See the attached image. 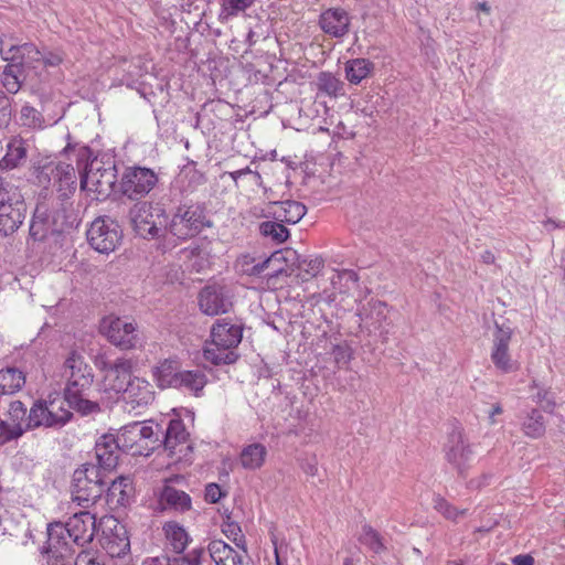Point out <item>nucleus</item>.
<instances>
[{
  "label": "nucleus",
  "instance_id": "f257e3e1",
  "mask_svg": "<svg viewBox=\"0 0 565 565\" xmlns=\"http://www.w3.org/2000/svg\"><path fill=\"white\" fill-rule=\"evenodd\" d=\"M62 377L66 380L64 395L70 407L83 415L99 412L98 403L83 397V393L92 386L94 381L93 370L85 362L83 355L76 351L67 355L63 363Z\"/></svg>",
  "mask_w": 565,
  "mask_h": 565
},
{
  "label": "nucleus",
  "instance_id": "f03ea898",
  "mask_svg": "<svg viewBox=\"0 0 565 565\" xmlns=\"http://www.w3.org/2000/svg\"><path fill=\"white\" fill-rule=\"evenodd\" d=\"M95 515L88 511L75 512L65 525L52 523L47 526V541L45 553L57 556L71 554L65 534L79 546L93 541L95 534Z\"/></svg>",
  "mask_w": 565,
  "mask_h": 565
},
{
  "label": "nucleus",
  "instance_id": "7ed1b4c3",
  "mask_svg": "<svg viewBox=\"0 0 565 565\" xmlns=\"http://www.w3.org/2000/svg\"><path fill=\"white\" fill-rule=\"evenodd\" d=\"M78 156L79 162L84 163L82 190L94 192L98 196H108L117 181L115 157L109 152L95 154L87 146L81 148Z\"/></svg>",
  "mask_w": 565,
  "mask_h": 565
},
{
  "label": "nucleus",
  "instance_id": "20e7f679",
  "mask_svg": "<svg viewBox=\"0 0 565 565\" xmlns=\"http://www.w3.org/2000/svg\"><path fill=\"white\" fill-rule=\"evenodd\" d=\"M66 396L49 395L47 399H38L31 406L26 429L39 427L61 428L72 418Z\"/></svg>",
  "mask_w": 565,
  "mask_h": 565
},
{
  "label": "nucleus",
  "instance_id": "39448f33",
  "mask_svg": "<svg viewBox=\"0 0 565 565\" xmlns=\"http://www.w3.org/2000/svg\"><path fill=\"white\" fill-rule=\"evenodd\" d=\"M106 487L107 480L100 468L94 463H84L73 473V501L87 508L102 497L106 491Z\"/></svg>",
  "mask_w": 565,
  "mask_h": 565
},
{
  "label": "nucleus",
  "instance_id": "423d86ee",
  "mask_svg": "<svg viewBox=\"0 0 565 565\" xmlns=\"http://www.w3.org/2000/svg\"><path fill=\"white\" fill-rule=\"evenodd\" d=\"M129 217L136 233L143 238L158 237L168 226L166 211L160 204L138 202L130 209Z\"/></svg>",
  "mask_w": 565,
  "mask_h": 565
},
{
  "label": "nucleus",
  "instance_id": "0eeeda50",
  "mask_svg": "<svg viewBox=\"0 0 565 565\" xmlns=\"http://www.w3.org/2000/svg\"><path fill=\"white\" fill-rule=\"evenodd\" d=\"M513 337V329L505 323H494L490 359L494 367L504 374L516 372L520 369L518 360L513 359L510 351V343Z\"/></svg>",
  "mask_w": 565,
  "mask_h": 565
},
{
  "label": "nucleus",
  "instance_id": "6e6552de",
  "mask_svg": "<svg viewBox=\"0 0 565 565\" xmlns=\"http://www.w3.org/2000/svg\"><path fill=\"white\" fill-rule=\"evenodd\" d=\"M26 407L21 401H0V443L19 438L26 429Z\"/></svg>",
  "mask_w": 565,
  "mask_h": 565
},
{
  "label": "nucleus",
  "instance_id": "1a4fd4ad",
  "mask_svg": "<svg viewBox=\"0 0 565 565\" xmlns=\"http://www.w3.org/2000/svg\"><path fill=\"white\" fill-rule=\"evenodd\" d=\"M206 225L210 224L200 206L183 205L177 209L167 228L173 236L186 239L198 235Z\"/></svg>",
  "mask_w": 565,
  "mask_h": 565
},
{
  "label": "nucleus",
  "instance_id": "9d476101",
  "mask_svg": "<svg viewBox=\"0 0 565 565\" xmlns=\"http://www.w3.org/2000/svg\"><path fill=\"white\" fill-rule=\"evenodd\" d=\"M121 238L122 232L119 224L107 216L94 220L87 231L88 243L102 254L114 252Z\"/></svg>",
  "mask_w": 565,
  "mask_h": 565
},
{
  "label": "nucleus",
  "instance_id": "9b49d317",
  "mask_svg": "<svg viewBox=\"0 0 565 565\" xmlns=\"http://www.w3.org/2000/svg\"><path fill=\"white\" fill-rule=\"evenodd\" d=\"M445 457L459 476H465L476 461L473 445L460 429H454L449 434L445 446Z\"/></svg>",
  "mask_w": 565,
  "mask_h": 565
},
{
  "label": "nucleus",
  "instance_id": "f8f14e48",
  "mask_svg": "<svg viewBox=\"0 0 565 565\" xmlns=\"http://www.w3.org/2000/svg\"><path fill=\"white\" fill-rule=\"evenodd\" d=\"M99 329L111 344L121 350L136 348L139 340L136 323L116 316L105 317Z\"/></svg>",
  "mask_w": 565,
  "mask_h": 565
},
{
  "label": "nucleus",
  "instance_id": "ddd939ff",
  "mask_svg": "<svg viewBox=\"0 0 565 565\" xmlns=\"http://www.w3.org/2000/svg\"><path fill=\"white\" fill-rule=\"evenodd\" d=\"M158 179L153 171L147 168H129L121 180V192L134 200L148 194L156 185Z\"/></svg>",
  "mask_w": 565,
  "mask_h": 565
},
{
  "label": "nucleus",
  "instance_id": "4468645a",
  "mask_svg": "<svg viewBox=\"0 0 565 565\" xmlns=\"http://www.w3.org/2000/svg\"><path fill=\"white\" fill-rule=\"evenodd\" d=\"M0 55L4 61L12 62L18 67H33L41 63L42 52L33 43L14 44L11 39H0Z\"/></svg>",
  "mask_w": 565,
  "mask_h": 565
},
{
  "label": "nucleus",
  "instance_id": "2eb2a0df",
  "mask_svg": "<svg viewBox=\"0 0 565 565\" xmlns=\"http://www.w3.org/2000/svg\"><path fill=\"white\" fill-rule=\"evenodd\" d=\"M199 306L209 316L226 313L233 306L231 290L224 285H209L199 295Z\"/></svg>",
  "mask_w": 565,
  "mask_h": 565
},
{
  "label": "nucleus",
  "instance_id": "dca6fc26",
  "mask_svg": "<svg viewBox=\"0 0 565 565\" xmlns=\"http://www.w3.org/2000/svg\"><path fill=\"white\" fill-rule=\"evenodd\" d=\"M153 399L154 391L152 385L147 380L138 376H134L132 380L128 382V386L122 393V401L129 413L136 412V414H140Z\"/></svg>",
  "mask_w": 565,
  "mask_h": 565
},
{
  "label": "nucleus",
  "instance_id": "f3484780",
  "mask_svg": "<svg viewBox=\"0 0 565 565\" xmlns=\"http://www.w3.org/2000/svg\"><path fill=\"white\" fill-rule=\"evenodd\" d=\"M100 369L105 373V390L122 394L128 386V382L132 380V362L129 359L119 358L114 362L103 361Z\"/></svg>",
  "mask_w": 565,
  "mask_h": 565
},
{
  "label": "nucleus",
  "instance_id": "a211bd4d",
  "mask_svg": "<svg viewBox=\"0 0 565 565\" xmlns=\"http://www.w3.org/2000/svg\"><path fill=\"white\" fill-rule=\"evenodd\" d=\"M188 436L189 434L181 420H170L163 441L164 450L168 452L169 457H175V461H178L188 456L191 451V446L188 444Z\"/></svg>",
  "mask_w": 565,
  "mask_h": 565
},
{
  "label": "nucleus",
  "instance_id": "6ab92c4d",
  "mask_svg": "<svg viewBox=\"0 0 565 565\" xmlns=\"http://www.w3.org/2000/svg\"><path fill=\"white\" fill-rule=\"evenodd\" d=\"M26 215V205L23 200L10 199L0 202V235L13 234L23 223Z\"/></svg>",
  "mask_w": 565,
  "mask_h": 565
},
{
  "label": "nucleus",
  "instance_id": "aec40b11",
  "mask_svg": "<svg viewBox=\"0 0 565 565\" xmlns=\"http://www.w3.org/2000/svg\"><path fill=\"white\" fill-rule=\"evenodd\" d=\"M351 18L349 13L341 8H330L324 10L319 17V26L332 38H343L349 33Z\"/></svg>",
  "mask_w": 565,
  "mask_h": 565
},
{
  "label": "nucleus",
  "instance_id": "412c9836",
  "mask_svg": "<svg viewBox=\"0 0 565 565\" xmlns=\"http://www.w3.org/2000/svg\"><path fill=\"white\" fill-rule=\"evenodd\" d=\"M119 446L113 435L102 436L95 445V457L97 459V467L102 471L111 470L117 466Z\"/></svg>",
  "mask_w": 565,
  "mask_h": 565
},
{
  "label": "nucleus",
  "instance_id": "4be33fe9",
  "mask_svg": "<svg viewBox=\"0 0 565 565\" xmlns=\"http://www.w3.org/2000/svg\"><path fill=\"white\" fill-rule=\"evenodd\" d=\"M161 510H173L184 512L191 509V498L184 491L171 486H164L159 497Z\"/></svg>",
  "mask_w": 565,
  "mask_h": 565
},
{
  "label": "nucleus",
  "instance_id": "5701e85b",
  "mask_svg": "<svg viewBox=\"0 0 565 565\" xmlns=\"http://www.w3.org/2000/svg\"><path fill=\"white\" fill-rule=\"evenodd\" d=\"M206 182L205 175L195 168V162L191 160L184 166L178 177L175 178V184L181 192L192 193Z\"/></svg>",
  "mask_w": 565,
  "mask_h": 565
},
{
  "label": "nucleus",
  "instance_id": "b1692460",
  "mask_svg": "<svg viewBox=\"0 0 565 565\" xmlns=\"http://www.w3.org/2000/svg\"><path fill=\"white\" fill-rule=\"evenodd\" d=\"M211 339L215 340L216 345L236 348L242 340V330L228 322H217L212 328Z\"/></svg>",
  "mask_w": 565,
  "mask_h": 565
},
{
  "label": "nucleus",
  "instance_id": "393cba45",
  "mask_svg": "<svg viewBox=\"0 0 565 565\" xmlns=\"http://www.w3.org/2000/svg\"><path fill=\"white\" fill-rule=\"evenodd\" d=\"M209 552L216 565H243L242 555L224 541H212L209 544Z\"/></svg>",
  "mask_w": 565,
  "mask_h": 565
},
{
  "label": "nucleus",
  "instance_id": "a878e982",
  "mask_svg": "<svg viewBox=\"0 0 565 565\" xmlns=\"http://www.w3.org/2000/svg\"><path fill=\"white\" fill-rule=\"evenodd\" d=\"M25 373L15 366L0 370V394L12 395L20 392L25 385Z\"/></svg>",
  "mask_w": 565,
  "mask_h": 565
},
{
  "label": "nucleus",
  "instance_id": "bb28decb",
  "mask_svg": "<svg viewBox=\"0 0 565 565\" xmlns=\"http://www.w3.org/2000/svg\"><path fill=\"white\" fill-rule=\"evenodd\" d=\"M104 548L111 557H122L130 550V541L124 525L115 526L111 534L105 537Z\"/></svg>",
  "mask_w": 565,
  "mask_h": 565
},
{
  "label": "nucleus",
  "instance_id": "cd10ccee",
  "mask_svg": "<svg viewBox=\"0 0 565 565\" xmlns=\"http://www.w3.org/2000/svg\"><path fill=\"white\" fill-rule=\"evenodd\" d=\"M52 174L57 183L60 196L63 199L68 198L76 188L75 169L71 164L61 163L52 170Z\"/></svg>",
  "mask_w": 565,
  "mask_h": 565
},
{
  "label": "nucleus",
  "instance_id": "c85d7f7f",
  "mask_svg": "<svg viewBox=\"0 0 565 565\" xmlns=\"http://www.w3.org/2000/svg\"><path fill=\"white\" fill-rule=\"evenodd\" d=\"M179 364L175 360H164L152 370V375L159 387L178 386Z\"/></svg>",
  "mask_w": 565,
  "mask_h": 565
},
{
  "label": "nucleus",
  "instance_id": "c756f323",
  "mask_svg": "<svg viewBox=\"0 0 565 565\" xmlns=\"http://www.w3.org/2000/svg\"><path fill=\"white\" fill-rule=\"evenodd\" d=\"M204 359L214 364H232L234 363L238 355L235 352V348H225L215 344V340L211 339L210 342H206L203 349Z\"/></svg>",
  "mask_w": 565,
  "mask_h": 565
},
{
  "label": "nucleus",
  "instance_id": "7c9ffc66",
  "mask_svg": "<svg viewBox=\"0 0 565 565\" xmlns=\"http://www.w3.org/2000/svg\"><path fill=\"white\" fill-rule=\"evenodd\" d=\"M307 212V207L298 201H285L276 203L274 214L279 222L296 224Z\"/></svg>",
  "mask_w": 565,
  "mask_h": 565
},
{
  "label": "nucleus",
  "instance_id": "2f4dec72",
  "mask_svg": "<svg viewBox=\"0 0 565 565\" xmlns=\"http://www.w3.org/2000/svg\"><path fill=\"white\" fill-rule=\"evenodd\" d=\"M301 255L298 254L297 250L292 248H286L280 252L274 253L270 257L267 259L259 262L255 264L252 270H249L250 274H262L270 264L274 263H286V265L289 268H297L298 264L300 262Z\"/></svg>",
  "mask_w": 565,
  "mask_h": 565
},
{
  "label": "nucleus",
  "instance_id": "473e14b6",
  "mask_svg": "<svg viewBox=\"0 0 565 565\" xmlns=\"http://www.w3.org/2000/svg\"><path fill=\"white\" fill-rule=\"evenodd\" d=\"M266 456V447L263 444L255 443L243 448L239 459L245 469L256 470L263 467Z\"/></svg>",
  "mask_w": 565,
  "mask_h": 565
},
{
  "label": "nucleus",
  "instance_id": "72a5a7b5",
  "mask_svg": "<svg viewBox=\"0 0 565 565\" xmlns=\"http://www.w3.org/2000/svg\"><path fill=\"white\" fill-rule=\"evenodd\" d=\"M318 90L331 98H339L345 95L344 83L329 72H321L317 77Z\"/></svg>",
  "mask_w": 565,
  "mask_h": 565
},
{
  "label": "nucleus",
  "instance_id": "f704fd0d",
  "mask_svg": "<svg viewBox=\"0 0 565 565\" xmlns=\"http://www.w3.org/2000/svg\"><path fill=\"white\" fill-rule=\"evenodd\" d=\"M168 545L178 554L182 553L190 541L186 531L177 522H168L163 526Z\"/></svg>",
  "mask_w": 565,
  "mask_h": 565
},
{
  "label": "nucleus",
  "instance_id": "c9c22d12",
  "mask_svg": "<svg viewBox=\"0 0 565 565\" xmlns=\"http://www.w3.org/2000/svg\"><path fill=\"white\" fill-rule=\"evenodd\" d=\"M255 3V0H220L221 9L217 20L221 23H227L232 19L244 13Z\"/></svg>",
  "mask_w": 565,
  "mask_h": 565
},
{
  "label": "nucleus",
  "instance_id": "e433bc0d",
  "mask_svg": "<svg viewBox=\"0 0 565 565\" xmlns=\"http://www.w3.org/2000/svg\"><path fill=\"white\" fill-rule=\"evenodd\" d=\"M373 63L366 58H354L345 64V77L354 85L360 84L373 70Z\"/></svg>",
  "mask_w": 565,
  "mask_h": 565
},
{
  "label": "nucleus",
  "instance_id": "4c0bfd02",
  "mask_svg": "<svg viewBox=\"0 0 565 565\" xmlns=\"http://www.w3.org/2000/svg\"><path fill=\"white\" fill-rule=\"evenodd\" d=\"M25 148L22 143H0V163L6 168L17 167L25 158Z\"/></svg>",
  "mask_w": 565,
  "mask_h": 565
},
{
  "label": "nucleus",
  "instance_id": "58836bf2",
  "mask_svg": "<svg viewBox=\"0 0 565 565\" xmlns=\"http://www.w3.org/2000/svg\"><path fill=\"white\" fill-rule=\"evenodd\" d=\"M221 180H232L236 188L244 185H259L260 175L258 172L252 171L249 168L237 170L234 172H225L221 175Z\"/></svg>",
  "mask_w": 565,
  "mask_h": 565
},
{
  "label": "nucleus",
  "instance_id": "ea45409f",
  "mask_svg": "<svg viewBox=\"0 0 565 565\" xmlns=\"http://www.w3.org/2000/svg\"><path fill=\"white\" fill-rule=\"evenodd\" d=\"M360 543L366 545L371 551L376 554L386 551V546L383 542L381 534L369 524L362 526V532L359 536Z\"/></svg>",
  "mask_w": 565,
  "mask_h": 565
},
{
  "label": "nucleus",
  "instance_id": "a19ab883",
  "mask_svg": "<svg viewBox=\"0 0 565 565\" xmlns=\"http://www.w3.org/2000/svg\"><path fill=\"white\" fill-rule=\"evenodd\" d=\"M206 384L205 375L200 371H183L179 373L178 386L198 393Z\"/></svg>",
  "mask_w": 565,
  "mask_h": 565
},
{
  "label": "nucleus",
  "instance_id": "79ce46f5",
  "mask_svg": "<svg viewBox=\"0 0 565 565\" xmlns=\"http://www.w3.org/2000/svg\"><path fill=\"white\" fill-rule=\"evenodd\" d=\"M115 439L121 450H132L135 446L141 443L137 430V423L122 427Z\"/></svg>",
  "mask_w": 565,
  "mask_h": 565
},
{
  "label": "nucleus",
  "instance_id": "37998d69",
  "mask_svg": "<svg viewBox=\"0 0 565 565\" xmlns=\"http://www.w3.org/2000/svg\"><path fill=\"white\" fill-rule=\"evenodd\" d=\"M324 266V260L320 256L302 257L298 264L297 269L302 280H309L316 277Z\"/></svg>",
  "mask_w": 565,
  "mask_h": 565
},
{
  "label": "nucleus",
  "instance_id": "c03bdc74",
  "mask_svg": "<svg viewBox=\"0 0 565 565\" xmlns=\"http://www.w3.org/2000/svg\"><path fill=\"white\" fill-rule=\"evenodd\" d=\"M523 431L531 438H540L545 433V423L542 414L533 409L523 422Z\"/></svg>",
  "mask_w": 565,
  "mask_h": 565
},
{
  "label": "nucleus",
  "instance_id": "a18cd8bd",
  "mask_svg": "<svg viewBox=\"0 0 565 565\" xmlns=\"http://www.w3.org/2000/svg\"><path fill=\"white\" fill-rule=\"evenodd\" d=\"M434 509L439 512L445 519L457 522L459 518L467 515V509H457L440 495L434 498Z\"/></svg>",
  "mask_w": 565,
  "mask_h": 565
},
{
  "label": "nucleus",
  "instance_id": "49530a36",
  "mask_svg": "<svg viewBox=\"0 0 565 565\" xmlns=\"http://www.w3.org/2000/svg\"><path fill=\"white\" fill-rule=\"evenodd\" d=\"M21 67L12 63L7 65L2 73V84L7 92L15 94L20 89Z\"/></svg>",
  "mask_w": 565,
  "mask_h": 565
},
{
  "label": "nucleus",
  "instance_id": "de8ad7c7",
  "mask_svg": "<svg viewBox=\"0 0 565 565\" xmlns=\"http://www.w3.org/2000/svg\"><path fill=\"white\" fill-rule=\"evenodd\" d=\"M259 230L264 236L271 237L278 243L285 242L289 236L288 230L282 224L271 221L263 222Z\"/></svg>",
  "mask_w": 565,
  "mask_h": 565
},
{
  "label": "nucleus",
  "instance_id": "09e8293b",
  "mask_svg": "<svg viewBox=\"0 0 565 565\" xmlns=\"http://www.w3.org/2000/svg\"><path fill=\"white\" fill-rule=\"evenodd\" d=\"M20 122L22 126L32 129H41L44 127V121L40 113L29 105H25L21 108Z\"/></svg>",
  "mask_w": 565,
  "mask_h": 565
},
{
  "label": "nucleus",
  "instance_id": "8fccbe9b",
  "mask_svg": "<svg viewBox=\"0 0 565 565\" xmlns=\"http://www.w3.org/2000/svg\"><path fill=\"white\" fill-rule=\"evenodd\" d=\"M131 486V481L128 477H118L117 479L111 480L110 482L107 481L106 490L108 491L109 495L116 497L118 495L117 501H124L127 497V488Z\"/></svg>",
  "mask_w": 565,
  "mask_h": 565
},
{
  "label": "nucleus",
  "instance_id": "3c124183",
  "mask_svg": "<svg viewBox=\"0 0 565 565\" xmlns=\"http://www.w3.org/2000/svg\"><path fill=\"white\" fill-rule=\"evenodd\" d=\"M369 306L370 315H365V318H363V313H359L361 321H364L365 319L370 318L371 320H374V323L380 324L381 320L385 318L386 305L382 301L376 300L371 301Z\"/></svg>",
  "mask_w": 565,
  "mask_h": 565
},
{
  "label": "nucleus",
  "instance_id": "603ef678",
  "mask_svg": "<svg viewBox=\"0 0 565 565\" xmlns=\"http://www.w3.org/2000/svg\"><path fill=\"white\" fill-rule=\"evenodd\" d=\"M343 281L355 282L356 281L355 273H353L351 270L337 271L331 278V285L333 286L334 289H337L338 286H341Z\"/></svg>",
  "mask_w": 565,
  "mask_h": 565
},
{
  "label": "nucleus",
  "instance_id": "864d4df0",
  "mask_svg": "<svg viewBox=\"0 0 565 565\" xmlns=\"http://www.w3.org/2000/svg\"><path fill=\"white\" fill-rule=\"evenodd\" d=\"M223 492L218 484L209 483L205 488V500L210 503H216L222 498Z\"/></svg>",
  "mask_w": 565,
  "mask_h": 565
},
{
  "label": "nucleus",
  "instance_id": "5fc2aeb1",
  "mask_svg": "<svg viewBox=\"0 0 565 565\" xmlns=\"http://www.w3.org/2000/svg\"><path fill=\"white\" fill-rule=\"evenodd\" d=\"M73 565H102L96 562L95 557L89 552H81Z\"/></svg>",
  "mask_w": 565,
  "mask_h": 565
},
{
  "label": "nucleus",
  "instance_id": "6e6d98bb",
  "mask_svg": "<svg viewBox=\"0 0 565 565\" xmlns=\"http://www.w3.org/2000/svg\"><path fill=\"white\" fill-rule=\"evenodd\" d=\"M137 430L140 441L150 440L154 436V431L151 425H140L137 423Z\"/></svg>",
  "mask_w": 565,
  "mask_h": 565
},
{
  "label": "nucleus",
  "instance_id": "4d7b16f0",
  "mask_svg": "<svg viewBox=\"0 0 565 565\" xmlns=\"http://www.w3.org/2000/svg\"><path fill=\"white\" fill-rule=\"evenodd\" d=\"M61 62H62V56H61L60 53H52V52L47 53V54H43L42 53V61H41V63H44L45 65L56 66Z\"/></svg>",
  "mask_w": 565,
  "mask_h": 565
},
{
  "label": "nucleus",
  "instance_id": "13d9d810",
  "mask_svg": "<svg viewBox=\"0 0 565 565\" xmlns=\"http://www.w3.org/2000/svg\"><path fill=\"white\" fill-rule=\"evenodd\" d=\"M223 533L228 539H233L234 542H237V536H239V534H241V529L237 524L230 523L223 527Z\"/></svg>",
  "mask_w": 565,
  "mask_h": 565
},
{
  "label": "nucleus",
  "instance_id": "bf43d9fd",
  "mask_svg": "<svg viewBox=\"0 0 565 565\" xmlns=\"http://www.w3.org/2000/svg\"><path fill=\"white\" fill-rule=\"evenodd\" d=\"M201 551L194 550L188 556H182L185 559V565H200L201 564Z\"/></svg>",
  "mask_w": 565,
  "mask_h": 565
},
{
  "label": "nucleus",
  "instance_id": "052dcab7",
  "mask_svg": "<svg viewBox=\"0 0 565 565\" xmlns=\"http://www.w3.org/2000/svg\"><path fill=\"white\" fill-rule=\"evenodd\" d=\"M67 555H54V554H47V564L49 565H73L72 563L65 562V557Z\"/></svg>",
  "mask_w": 565,
  "mask_h": 565
},
{
  "label": "nucleus",
  "instance_id": "680f3d73",
  "mask_svg": "<svg viewBox=\"0 0 565 565\" xmlns=\"http://www.w3.org/2000/svg\"><path fill=\"white\" fill-rule=\"evenodd\" d=\"M514 565H533L534 559L530 555H518L512 559Z\"/></svg>",
  "mask_w": 565,
  "mask_h": 565
},
{
  "label": "nucleus",
  "instance_id": "e2e57ef3",
  "mask_svg": "<svg viewBox=\"0 0 565 565\" xmlns=\"http://www.w3.org/2000/svg\"><path fill=\"white\" fill-rule=\"evenodd\" d=\"M335 361L339 363L343 361L344 363L349 361V355L347 353V350L342 347H337L333 351Z\"/></svg>",
  "mask_w": 565,
  "mask_h": 565
},
{
  "label": "nucleus",
  "instance_id": "0e129e2a",
  "mask_svg": "<svg viewBox=\"0 0 565 565\" xmlns=\"http://www.w3.org/2000/svg\"><path fill=\"white\" fill-rule=\"evenodd\" d=\"M259 35L257 34V32L250 29L247 33L245 42L249 47H252L256 44Z\"/></svg>",
  "mask_w": 565,
  "mask_h": 565
},
{
  "label": "nucleus",
  "instance_id": "69168bd1",
  "mask_svg": "<svg viewBox=\"0 0 565 565\" xmlns=\"http://www.w3.org/2000/svg\"><path fill=\"white\" fill-rule=\"evenodd\" d=\"M253 263V258H250L249 256H244L242 259H241V266H242V271L248 274V275H252L249 273V270L253 269V267L255 265H253L250 268L248 267L250 264Z\"/></svg>",
  "mask_w": 565,
  "mask_h": 565
},
{
  "label": "nucleus",
  "instance_id": "338daca9",
  "mask_svg": "<svg viewBox=\"0 0 565 565\" xmlns=\"http://www.w3.org/2000/svg\"><path fill=\"white\" fill-rule=\"evenodd\" d=\"M481 260L484 263V264H493L494 260H495V256L494 254L491 252V250H484L482 254H481Z\"/></svg>",
  "mask_w": 565,
  "mask_h": 565
},
{
  "label": "nucleus",
  "instance_id": "774afa93",
  "mask_svg": "<svg viewBox=\"0 0 565 565\" xmlns=\"http://www.w3.org/2000/svg\"><path fill=\"white\" fill-rule=\"evenodd\" d=\"M502 412H503V409L499 404H495L492 406V408L489 413V418H490L491 424H494V422H495L494 416L502 414Z\"/></svg>",
  "mask_w": 565,
  "mask_h": 565
}]
</instances>
